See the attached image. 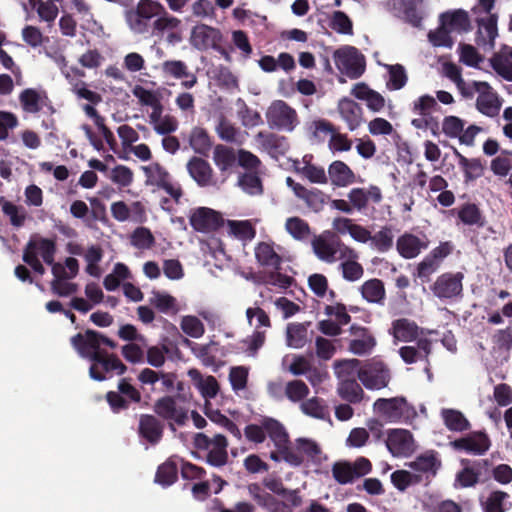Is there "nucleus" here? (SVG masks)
<instances>
[{"instance_id": "5", "label": "nucleus", "mask_w": 512, "mask_h": 512, "mask_svg": "<svg viewBox=\"0 0 512 512\" xmlns=\"http://www.w3.org/2000/svg\"><path fill=\"white\" fill-rule=\"evenodd\" d=\"M117 391H108L106 401L113 413L128 410L131 403H140L141 392L131 384V378L123 377L118 381Z\"/></svg>"}, {"instance_id": "12", "label": "nucleus", "mask_w": 512, "mask_h": 512, "mask_svg": "<svg viewBox=\"0 0 512 512\" xmlns=\"http://www.w3.org/2000/svg\"><path fill=\"white\" fill-rule=\"evenodd\" d=\"M386 447L393 456H410L415 451L413 435L406 429H390L387 432Z\"/></svg>"}, {"instance_id": "4", "label": "nucleus", "mask_w": 512, "mask_h": 512, "mask_svg": "<svg viewBox=\"0 0 512 512\" xmlns=\"http://www.w3.org/2000/svg\"><path fill=\"white\" fill-rule=\"evenodd\" d=\"M80 357L92 362L89 367L91 379L102 382L113 377V366L116 354L108 351H95L84 347H73Z\"/></svg>"}, {"instance_id": "9", "label": "nucleus", "mask_w": 512, "mask_h": 512, "mask_svg": "<svg viewBox=\"0 0 512 512\" xmlns=\"http://www.w3.org/2000/svg\"><path fill=\"white\" fill-rule=\"evenodd\" d=\"M357 378L368 390H381L391 381V372L382 361H372L357 371Z\"/></svg>"}, {"instance_id": "47", "label": "nucleus", "mask_w": 512, "mask_h": 512, "mask_svg": "<svg viewBox=\"0 0 512 512\" xmlns=\"http://www.w3.org/2000/svg\"><path fill=\"white\" fill-rule=\"evenodd\" d=\"M19 101L24 111L38 113L42 109L41 96L33 88L24 89L19 95Z\"/></svg>"}, {"instance_id": "49", "label": "nucleus", "mask_w": 512, "mask_h": 512, "mask_svg": "<svg viewBox=\"0 0 512 512\" xmlns=\"http://www.w3.org/2000/svg\"><path fill=\"white\" fill-rule=\"evenodd\" d=\"M331 471L335 481L341 485L352 483L357 479L355 471L351 466V462L348 461L335 462Z\"/></svg>"}, {"instance_id": "58", "label": "nucleus", "mask_w": 512, "mask_h": 512, "mask_svg": "<svg viewBox=\"0 0 512 512\" xmlns=\"http://www.w3.org/2000/svg\"><path fill=\"white\" fill-rule=\"evenodd\" d=\"M335 367L338 369L336 373L340 381L343 378H356L357 371L362 366L360 360L354 358L338 361L335 363Z\"/></svg>"}, {"instance_id": "20", "label": "nucleus", "mask_w": 512, "mask_h": 512, "mask_svg": "<svg viewBox=\"0 0 512 512\" xmlns=\"http://www.w3.org/2000/svg\"><path fill=\"white\" fill-rule=\"evenodd\" d=\"M164 424L155 415L141 414L139 416L138 435L151 445H157L163 438Z\"/></svg>"}, {"instance_id": "33", "label": "nucleus", "mask_w": 512, "mask_h": 512, "mask_svg": "<svg viewBox=\"0 0 512 512\" xmlns=\"http://www.w3.org/2000/svg\"><path fill=\"white\" fill-rule=\"evenodd\" d=\"M450 213L456 214L464 225L479 228L485 225V218L482 211L475 203H464L460 207L450 210Z\"/></svg>"}, {"instance_id": "42", "label": "nucleus", "mask_w": 512, "mask_h": 512, "mask_svg": "<svg viewBox=\"0 0 512 512\" xmlns=\"http://www.w3.org/2000/svg\"><path fill=\"white\" fill-rule=\"evenodd\" d=\"M301 411L310 417L317 419H325L329 416L328 406L325 401L319 397L306 399L300 404Z\"/></svg>"}, {"instance_id": "28", "label": "nucleus", "mask_w": 512, "mask_h": 512, "mask_svg": "<svg viewBox=\"0 0 512 512\" xmlns=\"http://www.w3.org/2000/svg\"><path fill=\"white\" fill-rule=\"evenodd\" d=\"M398 253L405 259L417 257L423 249L427 248V243L411 233H404L396 241Z\"/></svg>"}, {"instance_id": "62", "label": "nucleus", "mask_w": 512, "mask_h": 512, "mask_svg": "<svg viewBox=\"0 0 512 512\" xmlns=\"http://www.w3.org/2000/svg\"><path fill=\"white\" fill-rule=\"evenodd\" d=\"M407 74L404 67L400 64L391 65L389 67L388 86L393 90H400L406 85Z\"/></svg>"}, {"instance_id": "50", "label": "nucleus", "mask_w": 512, "mask_h": 512, "mask_svg": "<svg viewBox=\"0 0 512 512\" xmlns=\"http://www.w3.org/2000/svg\"><path fill=\"white\" fill-rule=\"evenodd\" d=\"M336 127L326 119H318L312 121L308 126V131L313 140L323 142L327 135L332 136Z\"/></svg>"}, {"instance_id": "51", "label": "nucleus", "mask_w": 512, "mask_h": 512, "mask_svg": "<svg viewBox=\"0 0 512 512\" xmlns=\"http://www.w3.org/2000/svg\"><path fill=\"white\" fill-rule=\"evenodd\" d=\"M444 25L450 26L454 29L468 30L470 27V20L468 13L464 10H456L454 12H447L441 15Z\"/></svg>"}, {"instance_id": "35", "label": "nucleus", "mask_w": 512, "mask_h": 512, "mask_svg": "<svg viewBox=\"0 0 512 512\" xmlns=\"http://www.w3.org/2000/svg\"><path fill=\"white\" fill-rule=\"evenodd\" d=\"M360 293L363 299L369 303L384 305L386 299V290L382 280L372 278L365 281L360 287Z\"/></svg>"}, {"instance_id": "55", "label": "nucleus", "mask_w": 512, "mask_h": 512, "mask_svg": "<svg viewBox=\"0 0 512 512\" xmlns=\"http://www.w3.org/2000/svg\"><path fill=\"white\" fill-rule=\"evenodd\" d=\"M229 228L231 230V233L236 236L237 238L243 240V241H251L256 236V229L251 224L250 221L244 220V221H237L232 220L229 221Z\"/></svg>"}, {"instance_id": "37", "label": "nucleus", "mask_w": 512, "mask_h": 512, "mask_svg": "<svg viewBox=\"0 0 512 512\" xmlns=\"http://www.w3.org/2000/svg\"><path fill=\"white\" fill-rule=\"evenodd\" d=\"M393 336L403 342H411L417 339L419 327L407 318L396 319L392 322Z\"/></svg>"}, {"instance_id": "60", "label": "nucleus", "mask_w": 512, "mask_h": 512, "mask_svg": "<svg viewBox=\"0 0 512 512\" xmlns=\"http://www.w3.org/2000/svg\"><path fill=\"white\" fill-rule=\"evenodd\" d=\"M31 9L36 10L40 19L52 22L58 15V7L55 2H28Z\"/></svg>"}, {"instance_id": "22", "label": "nucleus", "mask_w": 512, "mask_h": 512, "mask_svg": "<svg viewBox=\"0 0 512 512\" xmlns=\"http://www.w3.org/2000/svg\"><path fill=\"white\" fill-rule=\"evenodd\" d=\"M328 182L338 188L348 187L356 182V174L354 171L343 161H333L327 171Z\"/></svg>"}, {"instance_id": "34", "label": "nucleus", "mask_w": 512, "mask_h": 512, "mask_svg": "<svg viewBox=\"0 0 512 512\" xmlns=\"http://www.w3.org/2000/svg\"><path fill=\"white\" fill-rule=\"evenodd\" d=\"M510 495L501 490L491 491L486 497H481L480 504L483 512H506L512 504Z\"/></svg>"}, {"instance_id": "6", "label": "nucleus", "mask_w": 512, "mask_h": 512, "mask_svg": "<svg viewBox=\"0 0 512 512\" xmlns=\"http://www.w3.org/2000/svg\"><path fill=\"white\" fill-rule=\"evenodd\" d=\"M266 119L271 129L291 132L299 124L297 112L283 100H275L266 111Z\"/></svg>"}, {"instance_id": "29", "label": "nucleus", "mask_w": 512, "mask_h": 512, "mask_svg": "<svg viewBox=\"0 0 512 512\" xmlns=\"http://www.w3.org/2000/svg\"><path fill=\"white\" fill-rule=\"evenodd\" d=\"M491 67L505 80L512 81V47L503 45L490 59Z\"/></svg>"}, {"instance_id": "31", "label": "nucleus", "mask_w": 512, "mask_h": 512, "mask_svg": "<svg viewBox=\"0 0 512 512\" xmlns=\"http://www.w3.org/2000/svg\"><path fill=\"white\" fill-rule=\"evenodd\" d=\"M214 443L207 450L205 461L213 467H222L228 462V441L227 438L222 434L214 436Z\"/></svg>"}, {"instance_id": "46", "label": "nucleus", "mask_w": 512, "mask_h": 512, "mask_svg": "<svg viewBox=\"0 0 512 512\" xmlns=\"http://www.w3.org/2000/svg\"><path fill=\"white\" fill-rule=\"evenodd\" d=\"M394 235L391 226H383L374 235H371L370 241L374 248L381 252H387L393 247Z\"/></svg>"}, {"instance_id": "24", "label": "nucleus", "mask_w": 512, "mask_h": 512, "mask_svg": "<svg viewBox=\"0 0 512 512\" xmlns=\"http://www.w3.org/2000/svg\"><path fill=\"white\" fill-rule=\"evenodd\" d=\"M387 6L395 17L415 27L420 26L422 13L418 10L416 2H387Z\"/></svg>"}, {"instance_id": "26", "label": "nucleus", "mask_w": 512, "mask_h": 512, "mask_svg": "<svg viewBox=\"0 0 512 512\" xmlns=\"http://www.w3.org/2000/svg\"><path fill=\"white\" fill-rule=\"evenodd\" d=\"M213 161L221 175L226 179L231 170L236 166L237 155L232 147L218 144L214 147Z\"/></svg>"}, {"instance_id": "53", "label": "nucleus", "mask_w": 512, "mask_h": 512, "mask_svg": "<svg viewBox=\"0 0 512 512\" xmlns=\"http://www.w3.org/2000/svg\"><path fill=\"white\" fill-rule=\"evenodd\" d=\"M392 484L400 491H405L410 485L421 482V476L407 470H396L391 476Z\"/></svg>"}, {"instance_id": "30", "label": "nucleus", "mask_w": 512, "mask_h": 512, "mask_svg": "<svg viewBox=\"0 0 512 512\" xmlns=\"http://www.w3.org/2000/svg\"><path fill=\"white\" fill-rule=\"evenodd\" d=\"M337 394L342 400L350 404H359L365 397V392L356 378L340 380L337 385Z\"/></svg>"}, {"instance_id": "48", "label": "nucleus", "mask_w": 512, "mask_h": 512, "mask_svg": "<svg viewBox=\"0 0 512 512\" xmlns=\"http://www.w3.org/2000/svg\"><path fill=\"white\" fill-rule=\"evenodd\" d=\"M285 228L287 232L296 240H305L311 234L308 222L296 216L290 217L286 220Z\"/></svg>"}, {"instance_id": "38", "label": "nucleus", "mask_w": 512, "mask_h": 512, "mask_svg": "<svg viewBox=\"0 0 512 512\" xmlns=\"http://www.w3.org/2000/svg\"><path fill=\"white\" fill-rule=\"evenodd\" d=\"M189 144L195 153L208 156L212 148V140L208 132L202 127H194L189 136Z\"/></svg>"}, {"instance_id": "13", "label": "nucleus", "mask_w": 512, "mask_h": 512, "mask_svg": "<svg viewBox=\"0 0 512 512\" xmlns=\"http://www.w3.org/2000/svg\"><path fill=\"white\" fill-rule=\"evenodd\" d=\"M155 414L166 421H174L177 425L183 426L187 419V410L177 404L173 396H163L154 403Z\"/></svg>"}, {"instance_id": "23", "label": "nucleus", "mask_w": 512, "mask_h": 512, "mask_svg": "<svg viewBox=\"0 0 512 512\" xmlns=\"http://www.w3.org/2000/svg\"><path fill=\"white\" fill-rule=\"evenodd\" d=\"M350 333L356 337L349 342V350L353 354L364 355L375 347L376 340L368 328L353 324Z\"/></svg>"}, {"instance_id": "36", "label": "nucleus", "mask_w": 512, "mask_h": 512, "mask_svg": "<svg viewBox=\"0 0 512 512\" xmlns=\"http://www.w3.org/2000/svg\"><path fill=\"white\" fill-rule=\"evenodd\" d=\"M255 257L261 266L271 267L274 270L281 269L282 258L274 250L272 244L260 242L255 247Z\"/></svg>"}, {"instance_id": "16", "label": "nucleus", "mask_w": 512, "mask_h": 512, "mask_svg": "<svg viewBox=\"0 0 512 512\" xmlns=\"http://www.w3.org/2000/svg\"><path fill=\"white\" fill-rule=\"evenodd\" d=\"M221 41L222 33L217 28L205 24H199L192 28L190 44L200 51L210 48L217 49Z\"/></svg>"}, {"instance_id": "15", "label": "nucleus", "mask_w": 512, "mask_h": 512, "mask_svg": "<svg viewBox=\"0 0 512 512\" xmlns=\"http://www.w3.org/2000/svg\"><path fill=\"white\" fill-rule=\"evenodd\" d=\"M192 228L200 233H212L223 225L220 213L207 207L197 208L189 218Z\"/></svg>"}, {"instance_id": "19", "label": "nucleus", "mask_w": 512, "mask_h": 512, "mask_svg": "<svg viewBox=\"0 0 512 512\" xmlns=\"http://www.w3.org/2000/svg\"><path fill=\"white\" fill-rule=\"evenodd\" d=\"M407 466L411 470L418 472V475L421 477L424 475L425 479L430 481L436 476L442 466V462L437 451L427 450L418 455L414 461L409 462Z\"/></svg>"}, {"instance_id": "57", "label": "nucleus", "mask_w": 512, "mask_h": 512, "mask_svg": "<svg viewBox=\"0 0 512 512\" xmlns=\"http://www.w3.org/2000/svg\"><path fill=\"white\" fill-rule=\"evenodd\" d=\"M464 127L465 121L457 116H445L442 120V132L449 138L458 139Z\"/></svg>"}, {"instance_id": "14", "label": "nucleus", "mask_w": 512, "mask_h": 512, "mask_svg": "<svg viewBox=\"0 0 512 512\" xmlns=\"http://www.w3.org/2000/svg\"><path fill=\"white\" fill-rule=\"evenodd\" d=\"M450 445L457 451H465L473 455H483L489 450L491 441L485 432L474 431L464 437L451 441Z\"/></svg>"}, {"instance_id": "27", "label": "nucleus", "mask_w": 512, "mask_h": 512, "mask_svg": "<svg viewBox=\"0 0 512 512\" xmlns=\"http://www.w3.org/2000/svg\"><path fill=\"white\" fill-rule=\"evenodd\" d=\"M337 108L350 131H354L360 126L363 111L358 103L349 98H343L339 101Z\"/></svg>"}, {"instance_id": "43", "label": "nucleus", "mask_w": 512, "mask_h": 512, "mask_svg": "<svg viewBox=\"0 0 512 512\" xmlns=\"http://www.w3.org/2000/svg\"><path fill=\"white\" fill-rule=\"evenodd\" d=\"M287 345L292 348H302L307 342V326L303 323H290L286 332Z\"/></svg>"}, {"instance_id": "32", "label": "nucleus", "mask_w": 512, "mask_h": 512, "mask_svg": "<svg viewBox=\"0 0 512 512\" xmlns=\"http://www.w3.org/2000/svg\"><path fill=\"white\" fill-rule=\"evenodd\" d=\"M453 154L458 161V165L463 171L466 183L480 178L484 174V165L479 158H467L461 154L457 148L452 147Z\"/></svg>"}, {"instance_id": "18", "label": "nucleus", "mask_w": 512, "mask_h": 512, "mask_svg": "<svg viewBox=\"0 0 512 512\" xmlns=\"http://www.w3.org/2000/svg\"><path fill=\"white\" fill-rule=\"evenodd\" d=\"M70 343L72 347L82 346L86 349L95 351H107L101 347L102 345H106L111 349H115L117 347V343L114 340L92 329H87L84 333L75 334L71 337Z\"/></svg>"}, {"instance_id": "25", "label": "nucleus", "mask_w": 512, "mask_h": 512, "mask_svg": "<svg viewBox=\"0 0 512 512\" xmlns=\"http://www.w3.org/2000/svg\"><path fill=\"white\" fill-rule=\"evenodd\" d=\"M24 251H30L37 256L40 254L46 264H53L56 242L53 239L35 235L27 242Z\"/></svg>"}, {"instance_id": "41", "label": "nucleus", "mask_w": 512, "mask_h": 512, "mask_svg": "<svg viewBox=\"0 0 512 512\" xmlns=\"http://www.w3.org/2000/svg\"><path fill=\"white\" fill-rule=\"evenodd\" d=\"M442 418L445 426L450 431L463 432L470 428V423L466 417L458 410L443 409Z\"/></svg>"}, {"instance_id": "40", "label": "nucleus", "mask_w": 512, "mask_h": 512, "mask_svg": "<svg viewBox=\"0 0 512 512\" xmlns=\"http://www.w3.org/2000/svg\"><path fill=\"white\" fill-rule=\"evenodd\" d=\"M178 478V467L177 463L172 459H167L161 464L155 475V481L160 485L167 487L177 481Z\"/></svg>"}, {"instance_id": "52", "label": "nucleus", "mask_w": 512, "mask_h": 512, "mask_svg": "<svg viewBox=\"0 0 512 512\" xmlns=\"http://www.w3.org/2000/svg\"><path fill=\"white\" fill-rule=\"evenodd\" d=\"M131 244L137 249L147 250L154 246L155 238L150 229L141 226L131 234Z\"/></svg>"}, {"instance_id": "61", "label": "nucleus", "mask_w": 512, "mask_h": 512, "mask_svg": "<svg viewBox=\"0 0 512 512\" xmlns=\"http://www.w3.org/2000/svg\"><path fill=\"white\" fill-rule=\"evenodd\" d=\"M181 329L185 334L193 338L201 337L204 332V325L195 316H185L181 321Z\"/></svg>"}, {"instance_id": "45", "label": "nucleus", "mask_w": 512, "mask_h": 512, "mask_svg": "<svg viewBox=\"0 0 512 512\" xmlns=\"http://www.w3.org/2000/svg\"><path fill=\"white\" fill-rule=\"evenodd\" d=\"M312 247L314 253L320 260L328 263H332L335 261V254L337 253V248L335 245L329 243L323 237H315L312 241Z\"/></svg>"}, {"instance_id": "8", "label": "nucleus", "mask_w": 512, "mask_h": 512, "mask_svg": "<svg viewBox=\"0 0 512 512\" xmlns=\"http://www.w3.org/2000/svg\"><path fill=\"white\" fill-rule=\"evenodd\" d=\"M479 9L486 14L483 18H477L478 30L476 32V44L484 49H493L497 32V15L492 14L494 2H478Z\"/></svg>"}, {"instance_id": "54", "label": "nucleus", "mask_w": 512, "mask_h": 512, "mask_svg": "<svg viewBox=\"0 0 512 512\" xmlns=\"http://www.w3.org/2000/svg\"><path fill=\"white\" fill-rule=\"evenodd\" d=\"M144 172L148 178V182L158 188L171 179L169 172L159 163H153L144 167Z\"/></svg>"}, {"instance_id": "63", "label": "nucleus", "mask_w": 512, "mask_h": 512, "mask_svg": "<svg viewBox=\"0 0 512 512\" xmlns=\"http://www.w3.org/2000/svg\"><path fill=\"white\" fill-rule=\"evenodd\" d=\"M460 61L467 66L477 67L483 61V57L477 49L470 44H460Z\"/></svg>"}, {"instance_id": "56", "label": "nucleus", "mask_w": 512, "mask_h": 512, "mask_svg": "<svg viewBox=\"0 0 512 512\" xmlns=\"http://www.w3.org/2000/svg\"><path fill=\"white\" fill-rule=\"evenodd\" d=\"M239 186L250 195L262 194L263 186L260 177L256 173H244L239 177Z\"/></svg>"}, {"instance_id": "21", "label": "nucleus", "mask_w": 512, "mask_h": 512, "mask_svg": "<svg viewBox=\"0 0 512 512\" xmlns=\"http://www.w3.org/2000/svg\"><path fill=\"white\" fill-rule=\"evenodd\" d=\"M187 171L200 187L214 186L217 183L210 163L201 157L193 156L187 163Z\"/></svg>"}, {"instance_id": "44", "label": "nucleus", "mask_w": 512, "mask_h": 512, "mask_svg": "<svg viewBox=\"0 0 512 512\" xmlns=\"http://www.w3.org/2000/svg\"><path fill=\"white\" fill-rule=\"evenodd\" d=\"M310 389L302 380L288 381L284 386L285 397L293 403L303 402L309 395Z\"/></svg>"}, {"instance_id": "39", "label": "nucleus", "mask_w": 512, "mask_h": 512, "mask_svg": "<svg viewBox=\"0 0 512 512\" xmlns=\"http://www.w3.org/2000/svg\"><path fill=\"white\" fill-rule=\"evenodd\" d=\"M304 165L296 167V172L309 182L314 184H328V177L325 169L322 166H317L309 161H306L304 157Z\"/></svg>"}, {"instance_id": "59", "label": "nucleus", "mask_w": 512, "mask_h": 512, "mask_svg": "<svg viewBox=\"0 0 512 512\" xmlns=\"http://www.w3.org/2000/svg\"><path fill=\"white\" fill-rule=\"evenodd\" d=\"M339 268L342 272V277L349 282L360 280L364 275V268L357 260L343 261Z\"/></svg>"}, {"instance_id": "11", "label": "nucleus", "mask_w": 512, "mask_h": 512, "mask_svg": "<svg viewBox=\"0 0 512 512\" xmlns=\"http://www.w3.org/2000/svg\"><path fill=\"white\" fill-rule=\"evenodd\" d=\"M286 185L293 191L297 199L301 200L307 208L314 212L322 211L329 200V195L322 190L315 187L307 188L296 182L292 177L286 178Z\"/></svg>"}, {"instance_id": "3", "label": "nucleus", "mask_w": 512, "mask_h": 512, "mask_svg": "<svg viewBox=\"0 0 512 512\" xmlns=\"http://www.w3.org/2000/svg\"><path fill=\"white\" fill-rule=\"evenodd\" d=\"M373 410L388 422L409 420L416 415L415 408L403 396L378 398L373 404Z\"/></svg>"}, {"instance_id": "1", "label": "nucleus", "mask_w": 512, "mask_h": 512, "mask_svg": "<svg viewBox=\"0 0 512 512\" xmlns=\"http://www.w3.org/2000/svg\"><path fill=\"white\" fill-rule=\"evenodd\" d=\"M153 21V27L157 31H164L167 28H176L180 20L175 17L167 16L160 2H138L135 10L126 12V21L129 27L136 33H145L150 27V21Z\"/></svg>"}, {"instance_id": "7", "label": "nucleus", "mask_w": 512, "mask_h": 512, "mask_svg": "<svg viewBox=\"0 0 512 512\" xmlns=\"http://www.w3.org/2000/svg\"><path fill=\"white\" fill-rule=\"evenodd\" d=\"M333 58L339 71L350 79H357L365 71V58L352 46H347L334 51Z\"/></svg>"}, {"instance_id": "2", "label": "nucleus", "mask_w": 512, "mask_h": 512, "mask_svg": "<svg viewBox=\"0 0 512 512\" xmlns=\"http://www.w3.org/2000/svg\"><path fill=\"white\" fill-rule=\"evenodd\" d=\"M266 433L277 448H281L289 442V436L283 424L272 417H264L261 425L249 424L244 429L246 438L256 444L265 441Z\"/></svg>"}, {"instance_id": "64", "label": "nucleus", "mask_w": 512, "mask_h": 512, "mask_svg": "<svg viewBox=\"0 0 512 512\" xmlns=\"http://www.w3.org/2000/svg\"><path fill=\"white\" fill-rule=\"evenodd\" d=\"M493 344L499 350L510 351L512 349V327L497 330L492 336Z\"/></svg>"}, {"instance_id": "17", "label": "nucleus", "mask_w": 512, "mask_h": 512, "mask_svg": "<svg viewBox=\"0 0 512 512\" xmlns=\"http://www.w3.org/2000/svg\"><path fill=\"white\" fill-rule=\"evenodd\" d=\"M474 89L479 93L476 100L477 110L488 117H495L499 114L501 103L496 93L492 92L487 82L473 81Z\"/></svg>"}, {"instance_id": "10", "label": "nucleus", "mask_w": 512, "mask_h": 512, "mask_svg": "<svg viewBox=\"0 0 512 512\" xmlns=\"http://www.w3.org/2000/svg\"><path fill=\"white\" fill-rule=\"evenodd\" d=\"M464 275L446 272L437 277L430 289L440 300H453L462 295Z\"/></svg>"}]
</instances>
